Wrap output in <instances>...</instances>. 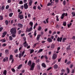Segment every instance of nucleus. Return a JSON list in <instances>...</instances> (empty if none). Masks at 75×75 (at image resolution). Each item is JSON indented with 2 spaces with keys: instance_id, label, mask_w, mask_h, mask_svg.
<instances>
[{
  "instance_id": "1",
  "label": "nucleus",
  "mask_w": 75,
  "mask_h": 75,
  "mask_svg": "<svg viewBox=\"0 0 75 75\" xmlns=\"http://www.w3.org/2000/svg\"><path fill=\"white\" fill-rule=\"evenodd\" d=\"M29 24L31 26V27L29 29H28V28H27V29H26V31L27 32H28H28H30V31H32L33 30V23L32 21H30V22Z\"/></svg>"
},
{
  "instance_id": "2",
  "label": "nucleus",
  "mask_w": 75,
  "mask_h": 75,
  "mask_svg": "<svg viewBox=\"0 0 75 75\" xmlns=\"http://www.w3.org/2000/svg\"><path fill=\"white\" fill-rule=\"evenodd\" d=\"M16 27H14L11 29L10 32L11 34H16Z\"/></svg>"
},
{
  "instance_id": "3",
  "label": "nucleus",
  "mask_w": 75,
  "mask_h": 75,
  "mask_svg": "<svg viewBox=\"0 0 75 75\" xmlns=\"http://www.w3.org/2000/svg\"><path fill=\"white\" fill-rule=\"evenodd\" d=\"M30 65V70H34V67H35V64L33 62Z\"/></svg>"
},
{
  "instance_id": "4",
  "label": "nucleus",
  "mask_w": 75,
  "mask_h": 75,
  "mask_svg": "<svg viewBox=\"0 0 75 75\" xmlns=\"http://www.w3.org/2000/svg\"><path fill=\"white\" fill-rule=\"evenodd\" d=\"M57 58V54L56 53L54 54L52 56V59L55 60Z\"/></svg>"
},
{
  "instance_id": "5",
  "label": "nucleus",
  "mask_w": 75,
  "mask_h": 75,
  "mask_svg": "<svg viewBox=\"0 0 75 75\" xmlns=\"http://www.w3.org/2000/svg\"><path fill=\"white\" fill-rule=\"evenodd\" d=\"M24 53H25V52L23 51L21 53H20L19 54V58H21L22 57H23L24 55Z\"/></svg>"
},
{
  "instance_id": "6",
  "label": "nucleus",
  "mask_w": 75,
  "mask_h": 75,
  "mask_svg": "<svg viewBox=\"0 0 75 75\" xmlns=\"http://www.w3.org/2000/svg\"><path fill=\"white\" fill-rule=\"evenodd\" d=\"M13 55H10V58H9V60L10 61H11L12 60V61H11V63H13V62H14V59L13 58Z\"/></svg>"
},
{
  "instance_id": "7",
  "label": "nucleus",
  "mask_w": 75,
  "mask_h": 75,
  "mask_svg": "<svg viewBox=\"0 0 75 75\" xmlns=\"http://www.w3.org/2000/svg\"><path fill=\"white\" fill-rule=\"evenodd\" d=\"M62 37H61L59 38V37H58L57 39V41L58 42L60 41V42H61L62 41Z\"/></svg>"
},
{
  "instance_id": "8",
  "label": "nucleus",
  "mask_w": 75,
  "mask_h": 75,
  "mask_svg": "<svg viewBox=\"0 0 75 75\" xmlns=\"http://www.w3.org/2000/svg\"><path fill=\"white\" fill-rule=\"evenodd\" d=\"M24 7L25 9H27V8L28 7V6L27 5V3L25 4L24 5Z\"/></svg>"
},
{
  "instance_id": "9",
  "label": "nucleus",
  "mask_w": 75,
  "mask_h": 75,
  "mask_svg": "<svg viewBox=\"0 0 75 75\" xmlns=\"http://www.w3.org/2000/svg\"><path fill=\"white\" fill-rule=\"evenodd\" d=\"M47 41L48 42H51L52 41V40L51 39V38H47Z\"/></svg>"
},
{
  "instance_id": "10",
  "label": "nucleus",
  "mask_w": 75,
  "mask_h": 75,
  "mask_svg": "<svg viewBox=\"0 0 75 75\" xmlns=\"http://www.w3.org/2000/svg\"><path fill=\"white\" fill-rule=\"evenodd\" d=\"M18 18H20V19H21V20L22 19H23V15H19L18 16Z\"/></svg>"
},
{
  "instance_id": "11",
  "label": "nucleus",
  "mask_w": 75,
  "mask_h": 75,
  "mask_svg": "<svg viewBox=\"0 0 75 75\" xmlns=\"http://www.w3.org/2000/svg\"><path fill=\"white\" fill-rule=\"evenodd\" d=\"M23 45H24V47H27V46H28V44L27 43V42L26 41H25L23 43Z\"/></svg>"
},
{
  "instance_id": "12",
  "label": "nucleus",
  "mask_w": 75,
  "mask_h": 75,
  "mask_svg": "<svg viewBox=\"0 0 75 75\" xmlns=\"http://www.w3.org/2000/svg\"><path fill=\"white\" fill-rule=\"evenodd\" d=\"M65 15V13H63L62 15V16H61V19H63L64 18V16Z\"/></svg>"
},
{
  "instance_id": "13",
  "label": "nucleus",
  "mask_w": 75,
  "mask_h": 75,
  "mask_svg": "<svg viewBox=\"0 0 75 75\" xmlns=\"http://www.w3.org/2000/svg\"><path fill=\"white\" fill-rule=\"evenodd\" d=\"M18 27H21V28H23V24H21L20 23H18Z\"/></svg>"
},
{
  "instance_id": "14",
  "label": "nucleus",
  "mask_w": 75,
  "mask_h": 75,
  "mask_svg": "<svg viewBox=\"0 0 75 75\" xmlns=\"http://www.w3.org/2000/svg\"><path fill=\"white\" fill-rule=\"evenodd\" d=\"M22 64H20L18 66V67H17V69H20V68H21V67H22Z\"/></svg>"
},
{
  "instance_id": "15",
  "label": "nucleus",
  "mask_w": 75,
  "mask_h": 75,
  "mask_svg": "<svg viewBox=\"0 0 75 75\" xmlns=\"http://www.w3.org/2000/svg\"><path fill=\"white\" fill-rule=\"evenodd\" d=\"M6 34H7V32H4L2 34V37H5V35H6Z\"/></svg>"
},
{
  "instance_id": "16",
  "label": "nucleus",
  "mask_w": 75,
  "mask_h": 75,
  "mask_svg": "<svg viewBox=\"0 0 75 75\" xmlns=\"http://www.w3.org/2000/svg\"><path fill=\"white\" fill-rule=\"evenodd\" d=\"M32 3H33V1L32 0H31L30 1L29 3V5L30 6H31L32 4Z\"/></svg>"
},
{
  "instance_id": "17",
  "label": "nucleus",
  "mask_w": 75,
  "mask_h": 75,
  "mask_svg": "<svg viewBox=\"0 0 75 75\" xmlns=\"http://www.w3.org/2000/svg\"><path fill=\"white\" fill-rule=\"evenodd\" d=\"M5 53L6 55L8 54V50L7 49L5 50Z\"/></svg>"
},
{
  "instance_id": "18",
  "label": "nucleus",
  "mask_w": 75,
  "mask_h": 75,
  "mask_svg": "<svg viewBox=\"0 0 75 75\" xmlns=\"http://www.w3.org/2000/svg\"><path fill=\"white\" fill-rule=\"evenodd\" d=\"M28 65L29 66H31V61H28Z\"/></svg>"
},
{
  "instance_id": "19",
  "label": "nucleus",
  "mask_w": 75,
  "mask_h": 75,
  "mask_svg": "<svg viewBox=\"0 0 75 75\" xmlns=\"http://www.w3.org/2000/svg\"><path fill=\"white\" fill-rule=\"evenodd\" d=\"M40 36L41 35H37V41H38L39 40V39H40Z\"/></svg>"
},
{
  "instance_id": "20",
  "label": "nucleus",
  "mask_w": 75,
  "mask_h": 75,
  "mask_svg": "<svg viewBox=\"0 0 75 75\" xmlns=\"http://www.w3.org/2000/svg\"><path fill=\"white\" fill-rule=\"evenodd\" d=\"M42 65L43 67H44V68H46V65H45V64L44 63H43L42 64Z\"/></svg>"
},
{
  "instance_id": "21",
  "label": "nucleus",
  "mask_w": 75,
  "mask_h": 75,
  "mask_svg": "<svg viewBox=\"0 0 75 75\" xmlns=\"http://www.w3.org/2000/svg\"><path fill=\"white\" fill-rule=\"evenodd\" d=\"M43 50L42 49H40L39 51L37 53V54H38L39 53H40V52H41L43 51Z\"/></svg>"
},
{
  "instance_id": "22",
  "label": "nucleus",
  "mask_w": 75,
  "mask_h": 75,
  "mask_svg": "<svg viewBox=\"0 0 75 75\" xmlns=\"http://www.w3.org/2000/svg\"><path fill=\"white\" fill-rule=\"evenodd\" d=\"M70 47H71V46L69 45L67 47V51H68V50H71Z\"/></svg>"
},
{
  "instance_id": "23",
  "label": "nucleus",
  "mask_w": 75,
  "mask_h": 75,
  "mask_svg": "<svg viewBox=\"0 0 75 75\" xmlns=\"http://www.w3.org/2000/svg\"><path fill=\"white\" fill-rule=\"evenodd\" d=\"M58 68V65L57 64H55L54 66V69H57Z\"/></svg>"
},
{
  "instance_id": "24",
  "label": "nucleus",
  "mask_w": 75,
  "mask_h": 75,
  "mask_svg": "<svg viewBox=\"0 0 75 75\" xmlns=\"http://www.w3.org/2000/svg\"><path fill=\"white\" fill-rule=\"evenodd\" d=\"M0 41H1L2 42H6V40L5 39H2L0 40Z\"/></svg>"
},
{
  "instance_id": "25",
  "label": "nucleus",
  "mask_w": 75,
  "mask_h": 75,
  "mask_svg": "<svg viewBox=\"0 0 75 75\" xmlns=\"http://www.w3.org/2000/svg\"><path fill=\"white\" fill-rule=\"evenodd\" d=\"M71 14L72 15V16L73 17H75V12H72L71 13Z\"/></svg>"
},
{
  "instance_id": "26",
  "label": "nucleus",
  "mask_w": 75,
  "mask_h": 75,
  "mask_svg": "<svg viewBox=\"0 0 75 75\" xmlns=\"http://www.w3.org/2000/svg\"><path fill=\"white\" fill-rule=\"evenodd\" d=\"M3 74L4 75H6V74H7V71L6 70H4L3 72Z\"/></svg>"
},
{
  "instance_id": "27",
  "label": "nucleus",
  "mask_w": 75,
  "mask_h": 75,
  "mask_svg": "<svg viewBox=\"0 0 75 75\" xmlns=\"http://www.w3.org/2000/svg\"><path fill=\"white\" fill-rule=\"evenodd\" d=\"M55 47V45L54 44H52L51 46V48H54Z\"/></svg>"
},
{
  "instance_id": "28",
  "label": "nucleus",
  "mask_w": 75,
  "mask_h": 75,
  "mask_svg": "<svg viewBox=\"0 0 75 75\" xmlns=\"http://www.w3.org/2000/svg\"><path fill=\"white\" fill-rule=\"evenodd\" d=\"M13 34L12 35V37H13V38H14L16 37V34L15 33H11Z\"/></svg>"
},
{
  "instance_id": "29",
  "label": "nucleus",
  "mask_w": 75,
  "mask_h": 75,
  "mask_svg": "<svg viewBox=\"0 0 75 75\" xmlns=\"http://www.w3.org/2000/svg\"><path fill=\"white\" fill-rule=\"evenodd\" d=\"M72 25V23H70V24H68L67 25V26H68V27L69 28V27H70V26H71V25Z\"/></svg>"
},
{
  "instance_id": "30",
  "label": "nucleus",
  "mask_w": 75,
  "mask_h": 75,
  "mask_svg": "<svg viewBox=\"0 0 75 75\" xmlns=\"http://www.w3.org/2000/svg\"><path fill=\"white\" fill-rule=\"evenodd\" d=\"M34 51V50L33 49L30 50V54H32V53H33Z\"/></svg>"
},
{
  "instance_id": "31",
  "label": "nucleus",
  "mask_w": 75,
  "mask_h": 75,
  "mask_svg": "<svg viewBox=\"0 0 75 75\" xmlns=\"http://www.w3.org/2000/svg\"><path fill=\"white\" fill-rule=\"evenodd\" d=\"M5 22L6 25H8V21L6 20Z\"/></svg>"
},
{
  "instance_id": "32",
  "label": "nucleus",
  "mask_w": 75,
  "mask_h": 75,
  "mask_svg": "<svg viewBox=\"0 0 75 75\" xmlns=\"http://www.w3.org/2000/svg\"><path fill=\"white\" fill-rule=\"evenodd\" d=\"M37 68L38 69H40V65H37Z\"/></svg>"
},
{
  "instance_id": "33",
  "label": "nucleus",
  "mask_w": 75,
  "mask_h": 75,
  "mask_svg": "<svg viewBox=\"0 0 75 75\" xmlns=\"http://www.w3.org/2000/svg\"><path fill=\"white\" fill-rule=\"evenodd\" d=\"M67 40V38H64L62 40V42H64L65 40Z\"/></svg>"
},
{
  "instance_id": "34",
  "label": "nucleus",
  "mask_w": 75,
  "mask_h": 75,
  "mask_svg": "<svg viewBox=\"0 0 75 75\" xmlns=\"http://www.w3.org/2000/svg\"><path fill=\"white\" fill-rule=\"evenodd\" d=\"M9 38V40H11V41L12 40H13V38H12V37H11V36H10Z\"/></svg>"
},
{
  "instance_id": "35",
  "label": "nucleus",
  "mask_w": 75,
  "mask_h": 75,
  "mask_svg": "<svg viewBox=\"0 0 75 75\" xmlns=\"http://www.w3.org/2000/svg\"><path fill=\"white\" fill-rule=\"evenodd\" d=\"M67 24V23L66 22H63V25L64 26H65Z\"/></svg>"
},
{
  "instance_id": "36",
  "label": "nucleus",
  "mask_w": 75,
  "mask_h": 75,
  "mask_svg": "<svg viewBox=\"0 0 75 75\" xmlns=\"http://www.w3.org/2000/svg\"><path fill=\"white\" fill-rule=\"evenodd\" d=\"M13 13H9V17H12V16H13Z\"/></svg>"
},
{
  "instance_id": "37",
  "label": "nucleus",
  "mask_w": 75,
  "mask_h": 75,
  "mask_svg": "<svg viewBox=\"0 0 75 75\" xmlns=\"http://www.w3.org/2000/svg\"><path fill=\"white\" fill-rule=\"evenodd\" d=\"M3 19V16H0V20H2Z\"/></svg>"
},
{
  "instance_id": "38",
  "label": "nucleus",
  "mask_w": 75,
  "mask_h": 75,
  "mask_svg": "<svg viewBox=\"0 0 75 75\" xmlns=\"http://www.w3.org/2000/svg\"><path fill=\"white\" fill-rule=\"evenodd\" d=\"M56 20H57V21H59V19H58V16H56Z\"/></svg>"
},
{
  "instance_id": "39",
  "label": "nucleus",
  "mask_w": 75,
  "mask_h": 75,
  "mask_svg": "<svg viewBox=\"0 0 75 75\" xmlns=\"http://www.w3.org/2000/svg\"><path fill=\"white\" fill-rule=\"evenodd\" d=\"M63 4L64 6L66 4V1H63Z\"/></svg>"
},
{
  "instance_id": "40",
  "label": "nucleus",
  "mask_w": 75,
  "mask_h": 75,
  "mask_svg": "<svg viewBox=\"0 0 75 75\" xmlns=\"http://www.w3.org/2000/svg\"><path fill=\"white\" fill-rule=\"evenodd\" d=\"M23 2L22 1H19V4H23Z\"/></svg>"
},
{
  "instance_id": "41",
  "label": "nucleus",
  "mask_w": 75,
  "mask_h": 75,
  "mask_svg": "<svg viewBox=\"0 0 75 75\" xmlns=\"http://www.w3.org/2000/svg\"><path fill=\"white\" fill-rule=\"evenodd\" d=\"M48 19H49V18H47L46 19V21L47 23H48Z\"/></svg>"
},
{
  "instance_id": "42",
  "label": "nucleus",
  "mask_w": 75,
  "mask_h": 75,
  "mask_svg": "<svg viewBox=\"0 0 75 75\" xmlns=\"http://www.w3.org/2000/svg\"><path fill=\"white\" fill-rule=\"evenodd\" d=\"M41 26H39V27L38 30H39V31H41Z\"/></svg>"
},
{
  "instance_id": "43",
  "label": "nucleus",
  "mask_w": 75,
  "mask_h": 75,
  "mask_svg": "<svg viewBox=\"0 0 75 75\" xmlns=\"http://www.w3.org/2000/svg\"><path fill=\"white\" fill-rule=\"evenodd\" d=\"M67 70L68 72L67 74H68L69 73V69L68 68H67Z\"/></svg>"
},
{
  "instance_id": "44",
  "label": "nucleus",
  "mask_w": 75,
  "mask_h": 75,
  "mask_svg": "<svg viewBox=\"0 0 75 75\" xmlns=\"http://www.w3.org/2000/svg\"><path fill=\"white\" fill-rule=\"evenodd\" d=\"M17 51H18V50L17 49H16L14 51L15 53H17Z\"/></svg>"
},
{
  "instance_id": "45",
  "label": "nucleus",
  "mask_w": 75,
  "mask_h": 75,
  "mask_svg": "<svg viewBox=\"0 0 75 75\" xmlns=\"http://www.w3.org/2000/svg\"><path fill=\"white\" fill-rule=\"evenodd\" d=\"M56 28H59V25H56Z\"/></svg>"
},
{
  "instance_id": "46",
  "label": "nucleus",
  "mask_w": 75,
  "mask_h": 75,
  "mask_svg": "<svg viewBox=\"0 0 75 75\" xmlns=\"http://www.w3.org/2000/svg\"><path fill=\"white\" fill-rule=\"evenodd\" d=\"M11 70H12V71H13V72H15V71H16V70H15L14 69H11Z\"/></svg>"
},
{
  "instance_id": "47",
  "label": "nucleus",
  "mask_w": 75,
  "mask_h": 75,
  "mask_svg": "<svg viewBox=\"0 0 75 75\" xmlns=\"http://www.w3.org/2000/svg\"><path fill=\"white\" fill-rule=\"evenodd\" d=\"M44 57H45V58L46 59H47L48 58V57L47 56L45 55L44 56Z\"/></svg>"
},
{
  "instance_id": "48",
  "label": "nucleus",
  "mask_w": 75,
  "mask_h": 75,
  "mask_svg": "<svg viewBox=\"0 0 75 75\" xmlns=\"http://www.w3.org/2000/svg\"><path fill=\"white\" fill-rule=\"evenodd\" d=\"M38 8L39 10H41V8L40 7V6H38Z\"/></svg>"
},
{
  "instance_id": "49",
  "label": "nucleus",
  "mask_w": 75,
  "mask_h": 75,
  "mask_svg": "<svg viewBox=\"0 0 75 75\" xmlns=\"http://www.w3.org/2000/svg\"><path fill=\"white\" fill-rule=\"evenodd\" d=\"M7 1H8V3H11V0H8Z\"/></svg>"
},
{
  "instance_id": "50",
  "label": "nucleus",
  "mask_w": 75,
  "mask_h": 75,
  "mask_svg": "<svg viewBox=\"0 0 75 75\" xmlns=\"http://www.w3.org/2000/svg\"><path fill=\"white\" fill-rule=\"evenodd\" d=\"M21 9H22L23 10V8H24V6L23 5H22L21 6Z\"/></svg>"
},
{
  "instance_id": "51",
  "label": "nucleus",
  "mask_w": 75,
  "mask_h": 75,
  "mask_svg": "<svg viewBox=\"0 0 75 75\" xmlns=\"http://www.w3.org/2000/svg\"><path fill=\"white\" fill-rule=\"evenodd\" d=\"M52 68V67H50L47 69V71H49V70H50V69H51Z\"/></svg>"
},
{
  "instance_id": "52",
  "label": "nucleus",
  "mask_w": 75,
  "mask_h": 75,
  "mask_svg": "<svg viewBox=\"0 0 75 75\" xmlns=\"http://www.w3.org/2000/svg\"><path fill=\"white\" fill-rule=\"evenodd\" d=\"M23 40H24V41L25 42V40H26V38L24 37L23 38Z\"/></svg>"
},
{
  "instance_id": "53",
  "label": "nucleus",
  "mask_w": 75,
  "mask_h": 75,
  "mask_svg": "<svg viewBox=\"0 0 75 75\" xmlns=\"http://www.w3.org/2000/svg\"><path fill=\"white\" fill-rule=\"evenodd\" d=\"M3 29V28L2 27L0 28V32H1V31Z\"/></svg>"
},
{
  "instance_id": "54",
  "label": "nucleus",
  "mask_w": 75,
  "mask_h": 75,
  "mask_svg": "<svg viewBox=\"0 0 75 75\" xmlns=\"http://www.w3.org/2000/svg\"><path fill=\"white\" fill-rule=\"evenodd\" d=\"M8 7H9V6H8V5H7L6 7V9H8Z\"/></svg>"
},
{
  "instance_id": "55",
  "label": "nucleus",
  "mask_w": 75,
  "mask_h": 75,
  "mask_svg": "<svg viewBox=\"0 0 75 75\" xmlns=\"http://www.w3.org/2000/svg\"><path fill=\"white\" fill-rule=\"evenodd\" d=\"M71 64V62L69 61L67 62V65H69V64Z\"/></svg>"
},
{
  "instance_id": "56",
  "label": "nucleus",
  "mask_w": 75,
  "mask_h": 75,
  "mask_svg": "<svg viewBox=\"0 0 75 75\" xmlns=\"http://www.w3.org/2000/svg\"><path fill=\"white\" fill-rule=\"evenodd\" d=\"M54 36L53 35H51V38L52 39H54Z\"/></svg>"
},
{
  "instance_id": "57",
  "label": "nucleus",
  "mask_w": 75,
  "mask_h": 75,
  "mask_svg": "<svg viewBox=\"0 0 75 75\" xmlns=\"http://www.w3.org/2000/svg\"><path fill=\"white\" fill-rule=\"evenodd\" d=\"M2 10H3L4 9V6H3L1 8Z\"/></svg>"
},
{
  "instance_id": "58",
  "label": "nucleus",
  "mask_w": 75,
  "mask_h": 75,
  "mask_svg": "<svg viewBox=\"0 0 75 75\" xmlns=\"http://www.w3.org/2000/svg\"><path fill=\"white\" fill-rule=\"evenodd\" d=\"M27 1V0H23V3H25Z\"/></svg>"
},
{
  "instance_id": "59",
  "label": "nucleus",
  "mask_w": 75,
  "mask_h": 75,
  "mask_svg": "<svg viewBox=\"0 0 75 75\" xmlns=\"http://www.w3.org/2000/svg\"><path fill=\"white\" fill-rule=\"evenodd\" d=\"M51 3H49L47 4V6H51Z\"/></svg>"
},
{
  "instance_id": "60",
  "label": "nucleus",
  "mask_w": 75,
  "mask_h": 75,
  "mask_svg": "<svg viewBox=\"0 0 75 75\" xmlns=\"http://www.w3.org/2000/svg\"><path fill=\"white\" fill-rule=\"evenodd\" d=\"M34 35L35 36H36V35H37V33H36V31H35L34 32Z\"/></svg>"
},
{
  "instance_id": "61",
  "label": "nucleus",
  "mask_w": 75,
  "mask_h": 75,
  "mask_svg": "<svg viewBox=\"0 0 75 75\" xmlns=\"http://www.w3.org/2000/svg\"><path fill=\"white\" fill-rule=\"evenodd\" d=\"M36 62H40V59L37 60L36 61Z\"/></svg>"
},
{
  "instance_id": "62",
  "label": "nucleus",
  "mask_w": 75,
  "mask_h": 75,
  "mask_svg": "<svg viewBox=\"0 0 75 75\" xmlns=\"http://www.w3.org/2000/svg\"><path fill=\"white\" fill-rule=\"evenodd\" d=\"M51 2V3H50V4H51V5H52L54 4V2H52H52Z\"/></svg>"
},
{
  "instance_id": "63",
  "label": "nucleus",
  "mask_w": 75,
  "mask_h": 75,
  "mask_svg": "<svg viewBox=\"0 0 75 75\" xmlns=\"http://www.w3.org/2000/svg\"><path fill=\"white\" fill-rule=\"evenodd\" d=\"M61 71L62 72H65V70L62 69V70Z\"/></svg>"
},
{
  "instance_id": "64",
  "label": "nucleus",
  "mask_w": 75,
  "mask_h": 75,
  "mask_svg": "<svg viewBox=\"0 0 75 75\" xmlns=\"http://www.w3.org/2000/svg\"><path fill=\"white\" fill-rule=\"evenodd\" d=\"M72 39L73 40H75V36H73L72 38Z\"/></svg>"
}]
</instances>
